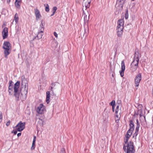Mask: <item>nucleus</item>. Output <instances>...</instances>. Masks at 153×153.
I'll use <instances>...</instances> for the list:
<instances>
[{
	"instance_id": "nucleus-44",
	"label": "nucleus",
	"mask_w": 153,
	"mask_h": 153,
	"mask_svg": "<svg viewBox=\"0 0 153 153\" xmlns=\"http://www.w3.org/2000/svg\"><path fill=\"white\" fill-rule=\"evenodd\" d=\"M54 36L56 37V38H57L58 37V35L57 34V33L56 32H54Z\"/></svg>"
},
{
	"instance_id": "nucleus-25",
	"label": "nucleus",
	"mask_w": 153,
	"mask_h": 153,
	"mask_svg": "<svg viewBox=\"0 0 153 153\" xmlns=\"http://www.w3.org/2000/svg\"><path fill=\"white\" fill-rule=\"evenodd\" d=\"M18 20L19 17L18 16V15L17 13H16L15 15V17L13 22L14 21H15L16 22V24L18 22Z\"/></svg>"
},
{
	"instance_id": "nucleus-37",
	"label": "nucleus",
	"mask_w": 153,
	"mask_h": 153,
	"mask_svg": "<svg viewBox=\"0 0 153 153\" xmlns=\"http://www.w3.org/2000/svg\"><path fill=\"white\" fill-rule=\"evenodd\" d=\"M137 134H138V133L135 132V133L133 135V137H135L136 138Z\"/></svg>"
},
{
	"instance_id": "nucleus-12",
	"label": "nucleus",
	"mask_w": 153,
	"mask_h": 153,
	"mask_svg": "<svg viewBox=\"0 0 153 153\" xmlns=\"http://www.w3.org/2000/svg\"><path fill=\"white\" fill-rule=\"evenodd\" d=\"M2 34L4 39L7 38L8 35V29L7 27L4 28L2 31Z\"/></svg>"
},
{
	"instance_id": "nucleus-3",
	"label": "nucleus",
	"mask_w": 153,
	"mask_h": 153,
	"mask_svg": "<svg viewBox=\"0 0 153 153\" xmlns=\"http://www.w3.org/2000/svg\"><path fill=\"white\" fill-rule=\"evenodd\" d=\"M3 48L4 49V57L7 58V56L11 52V46L9 42H5L3 44Z\"/></svg>"
},
{
	"instance_id": "nucleus-49",
	"label": "nucleus",
	"mask_w": 153,
	"mask_h": 153,
	"mask_svg": "<svg viewBox=\"0 0 153 153\" xmlns=\"http://www.w3.org/2000/svg\"><path fill=\"white\" fill-rule=\"evenodd\" d=\"M10 1V0H7V3L9 4Z\"/></svg>"
},
{
	"instance_id": "nucleus-46",
	"label": "nucleus",
	"mask_w": 153,
	"mask_h": 153,
	"mask_svg": "<svg viewBox=\"0 0 153 153\" xmlns=\"http://www.w3.org/2000/svg\"><path fill=\"white\" fill-rule=\"evenodd\" d=\"M2 118V116L1 114H0V123L1 122Z\"/></svg>"
},
{
	"instance_id": "nucleus-16",
	"label": "nucleus",
	"mask_w": 153,
	"mask_h": 153,
	"mask_svg": "<svg viewBox=\"0 0 153 153\" xmlns=\"http://www.w3.org/2000/svg\"><path fill=\"white\" fill-rule=\"evenodd\" d=\"M88 34V29L87 30L84 29V31L82 32V34H81V37L82 36L83 37H85L87 36Z\"/></svg>"
},
{
	"instance_id": "nucleus-5",
	"label": "nucleus",
	"mask_w": 153,
	"mask_h": 153,
	"mask_svg": "<svg viewBox=\"0 0 153 153\" xmlns=\"http://www.w3.org/2000/svg\"><path fill=\"white\" fill-rule=\"evenodd\" d=\"M125 1V0H117V4L115 5L117 11L119 12L122 9Z\"/></svg>"
},
{
	"instance_id": "nucleus-1",
	"label": "nucleus",
	"mask_w": 153,
	"mask_h": 153,
	"mask_svg": "<svg viewBox=\"0 0 153 153\" xmlns=\"http://www.w3.org/2000/svg\"><path fill=\"white\" fill-rule=\"evenodd\" d=\"M22 85L20 92L21 95L26 98L27 92L28 84L27 81L25 78L22 79Z\"/></svg>"
},
{
	"instance_id": "nucleus-24",
	"label": "nucleus",
	"mask_w": 153,
	"mask_h": 153,
	"mask_svg": "<svg viewBox=\"0 0 153 153\" xmlns=\"http://www.w3.org/2000/svg\"><path fill=\"white\" fill-rule=\"evenodd\" d=\"M120 117V114H116L115 120L116 122L117 123H118V122Z\"/></svg>"
},
{
	"instance_id": "nucleus-50",
	"label": "nucleus",
	"mask_w": 153,
	"mask_h": 153,
	"mask_svg": "<svg viewBox=\"0 0 153 153\" xmlns=\"http://www.w3.org/2000/svg\"><path fill=\"white\" fill-rule=\"evenodd\" d=\"M55 13H54V12H53L52 14L51 15V16H52L55 14Z\"/></svg>"
},
{
	"instance_id": "nucleus-33",
	"label": "nucleus",
	"mask_w": 153,
	"mask_h": 153,
	"mask_svg": "<svg viewBox=\"0 0 153 153\" xmlns=\"http://www.w3.org/2000/svg\"><path fill=\"white\" fill-rule=\"evenodd\" d=\"M115 100H112L111 102L110 103V104L111 105H115Z\"/></svg>"
},
{
	"instance_id": "nucleus-43",
	"label": "nucleus",
	"mask_w": 153,
	"mask_h": 153,
	"mask_svg": "<svg viewBox=\"0 0 153 153\" xmlns=\"http://www.w3.org/2000/svg\"><path fill=\"white\" fill-rule=\"evenodd\" d=\"M13 86H11L10 85H9V86L8 89H13Z\"/></svg>"
},
{
	"instance_id": "nucleus-28",
	"label": "nucleus",
	"mask_w": 153,
	"mask_h": 153,
	"mask_svg": "<svg viewBox=\"0 0 153 153\" xmlns=\"http://www.w3.org/2000/svg\"><path fill=\"white\" fill-rule=\"evenodd\" d=\"M14 96L16 97V98H17V100H18L20 97V94L18 92V91L17 92H14Z\"/></svg>"
},
{
	"instance_id": "nucleus-23",
	"label": "nucleus",
	"mask_w": 153,
	"mask_h": 153,
	"mask_svg": "<svg viewBox=\"0 0 153 153\" xmlns=\"http://www.w3.org/2000/svg\"><path fill=\"white\" fill-rule=\"evenodd\" d=\"M43 31H42V30H39V31L38 32V33L37 36L39 39H41L42 38V36L43 34Z\"/></svg>"
},
{
	"instance_id": "nucleus-45",
	"label": "nucleus",
	"mask_w": 153,
	"mask_h": 153,
	"mask_svg": "<svg viewBox=\"0 0 153 153\" xmlns=\"http://www.w3.org/2000/svg\"><path fill=\"white\" fill-rule=\"evenodd\" d=\"M115 107V105H112V111L113 112L114 111Z\"/></svg>"
},
{
	"instance_id": "nucleus-18",
	"label": "nucleus",
	"mask_w": 153,
	"mask_h": 153,
	"mask_svg": "<svg viewBox=\"0 0 153 153\" xmlns=\"http://www.w3.org/2000/svg\"><path fill=\"white\" fill-rule=\"evenodd\" d=\"M50 97V93L49 91L46 92V102L48 104L50 102L49 99Z\"/></svg>"
},
{
	"instance_id": "nucleus-19",
	"label": "nucleus",
	"mask_w": 153,
	"mask_h": 153,
	"mask_svg": "<svg viewBox=\"0 0 153 153\" xmlns=\"http://www.w3.org/2000/svg\"><path fill=\"white\" fill-rule=\"evenodd\" d=\"M45 24V22L43 20H42L41 21V23L40 25V30H42V31H44V25Z\"/></svg>"
},
{
	"instance_id": "nucleus-53",
	"label": "nucleus",
	"mask_w": 153,
	"mask_h": 153,
	"mask_svg": "<svg viewBox=\"0 0 153 153\" xmlns=\"http://www.w3.org/2000/svg\"><path fill=\"white\" fill-rule=\"evenodd\" d=\"M152 95H153V88L152 89Z\"/></svg>"
},
{
	"instance_id": "nucleus-7",
	"label": "nucleus",
	"mask_w": 153,
	"mask_h": 153,
	"mask_svg": "<svg viewBox=\"0 0 153 153\" xmlns=\"http://www.w3.org/2000/svg\"><path fill=\"white\" fill-rule=\"evenodd\" d=\"M25 122L22 123L20 121L17 125L15 127L16 130L20 132L22 131L25 128Z\"/></svg>"
},
{
	"instance_id": "nucleus-52",
	"label": "nucleus",
	"mask_w": 153,
	"mask_h": 153,
	"mask_svg": "<svg viewBox=\"0 0 153 153\" xmlns=\"http://www.w3.org/2000/svg\"><path fill=\"white\" fill-rule=\"evenodd\" d=\"M112 75L113 77H114V75L113 74H112Z\"/></svg>"
},
{
	"instance_id": "nucleus-11",
	"label": "nucleus",
	"mask_w": 153,
	"mask_h": 153,
	"mask_svg": "<svg viewBox=\"0 0 153 153\" xmlns=\"http://www.w3.org/2000/svg\"><path fill=\"white\" fill-rule=\"evenodd\" d=\"M121 70L120 71V76L121 77H123L124 76V72L125 69V65L124 61L123 60L121 62Z\"/></svg>"
},
{
	"instance_id": "nucleus-51",
	"label": "nucleus",
	"mask_w": 153,
	"mask_h": 153,
	"mask_svg": "<svg viewBox=\"0 0 153 153\" xmlns=\"http://www.w3.org/2000/svg\"><path fill=\"white\" fill-rule=\"evenodd\" d=\"M117 102H118L119 103L118 104H120V103L121 102V101L120 100H118V101H117Z\"/></svg>"
},
{
	"instance_id": "nucleus-20",
	"label": "nucleus",
	"mask_w": 153,
	"mask_h": 153,
	"mask_svg": "<svg viewBox=\"0 0 153 153\" xmlns=\"http://www.w3.org/2000/svg\"><path fill=\"white\" fill-rule=\"evenodd\" d=\"M36 137L35 136H34V138H33V141L32 146L31 148V150H33L35 148V142H36Z\"/></svg>"
},
{
	"instance_id": "nucleus-2",
	"label": "nucleus",
	"mask_w": 153,
	"mask_h": 153,
	"mask_svg": "<svg viewBox=\"0 0 153 153\" xmlns=\"http://www.w3.org/2000/svg\"><path fill=\"white\" fill-rule=\"evenodd\" d=\"M117 34L118 36H121L123 34L124 28V21L123 19L119 20L117 22Z\"/></svg>"
},
{
	"instance_id": "nucleus-47",
	"label": "nucleus",
	"mask_w": 153,
	"mask_h": 153,
	"mask_svg": "<svg viewBox=\"0 0 153 153\" xmlns=\"http://www.w3.org/2000/svg\"><path fill=\"white\" fill-rule=\"evenodd\" d=\"M139 128H137L136 127V129H135V132L138 133V131H139Z\"/></svg>"
},
{
	"instance_id": "nucleus-32",
	"label": "nucleus",
	"mask_w": 153,
	"mask_h": 153,
	"mask_svg": "<svg viewBox=\"0 0 153 153\" xmlns=\"http://www.w3.org/2000/svg\"><path fill=\"white\" fill-rule=\"evenodd\" d=\"M128 18V11L127 10L126 11V13L125 14V18L126 19H127Z\"/></svg>"
},
{
	"instance_id": "nucleus-34",
	"label": "nucleus",
	"mask_w": 153,
	"mask_h": 153,
	"mask_svg": "<svg viewBox=\"0 0 153 153\" xmlns=\"http://www.w3.org/2000/svg\"><path fill=\"white\" fill-rule=\"evenodd\" d=\"M60 153H65V149L63 148L61 149Z\"/></svg>"
},
{
	"instance_id": "nucleus-38",
	"label": "nucleus",
	"mask_w": 153,
	"mask_h": 153,
	"mask_svg": "<svg viewBox=\"0 0 153 153\" xmlns=\"http://www.w3.org/2000/svg\"><path fill=\"white\" fill-rule=\"evenodd\" d=\"M9 85H10L11 86H13V82L12 80H10L9 81Z\"/></svg>"
},
{
	"instance_id": "nucleus-15",
	"label": "nucleus",
	"mask_w": 153,
	"mask_h": 153,
	"mask_svg": "<svg viewBox=\"0 0 153 153\" xmlns=\"http://www.w3.org/2000/svg\"><path fill=\"white\" fill-rule=\"evenodd\" d=\"M120 105L118 104L117 105L115 110V113L116 114H121V107H120Z\"/></svg>"
},
{
	"instance_id": "nucleus-10",
	"label": "nucleus",
	"mask_w": 153,
	"mask_h": 153,
	"mask_svg": "<svg viewBox=\"0 0 153 153\" xmlns=\"http://www.w3.org/2000/svg\"><path fill=\"white\" fill-rule=\"evenodd\" d=\"M141 75L140 73L138 74L135 77L134 79V83L135 86L138 87L139 84L141 80Z\"/></svg>"
},
{
	"instance_id": "nucleus-30",
	"label": "nucleus",
	"mask_w": 153,
	"mask_h": 153,
	"mask_svg": "<svg viewBox=\"0 0 153 153\" xmlns=\"http://www.w3.org/2000/svg\"><path fill=\"white\" fill-rule=\"evenodd\" d=\"M133 131H131L130 130V129H129V130L127 131V135L129 136V137H130L131 135L132 134V132Z\"/></svg>"
},
{
	"instance_id": "nucleus-27",
	"label": "nucleus",
	"mask_w": 153,
	"mask_h": 153,
	"mask_svg": "<svg viewBox=\"0 0 153 153\" xmlns=\"http://www.w3.org/2000/svg\"><path fill=\"white\" fill-rule=\"evenodd\" d=\"M38 121V122L39 123V125L41 126H43V121L42 119L39 118Z\"/></svg>"
},
{
	"instance_id": "nucleus-13",
	"label": "nucleus",
	"mask_w": 153,
	"mask_h": 153,
	"mask_svg": "<svg viewBox=\"0 0 153 153\" xmlns=\"http://www.w3.org/2000/svg\"><path fill=\"white\" fill-rule=\"evenodd\" d=\"M34 13L36 17V19L38 20L41 17L39 11L37 8L34 9Z\"/></svg>"
},
{
	"instance_id": "nucleus-26",
	"label": "nucleus",
	"mask_w": 153,
	"mask_h": 153,
	"mask_svg": "<svg viewBox=\"0 0 153 153\" xmlns=\"http://www.w3.org/2000/svg\"><path fill=\"white\" fill-rule=\"evenodd\" d=\"M21 2V1L16 0L15 2V5L17 8H19L20 7V5L19 4V3Z\"/></svg>"
},
{
	"instance_id": "nucleus-35",
	"label": "nucleus",
	"mask_w": 153,
	"mask_h": 153,
	"mask_svg": "<svg viewBox=\"0 0 153 153\" xmlns=\"http://www.w3.org/2000/svg\"><path fill=\"white\" fill-rule=\"evenodd\" d=\"M57 8L56 7H54L53 8V11L54 12V13H55L56 10H57Z\"/></svg>"
},
{
	"instance_id": "nucleus-21",
	"label": "nucleus",
	"mask_w": 153,
	"mask_h": 153,
	"mask_svg": "<svg viewBox=\"0 0 153 153\" xmlns=\"http://www.w3.org/2000/svg\"><path fill=\"white\" fill-rule=\"evenodd\" d=\"M137 66L131 64L130 70L131 71V72H133L137 70Z\"/></svg>"
},
{
	"instance_id": "nucleus-17",
	"label": "nucleus",
	"mask_w": 153,
	"mask_h": 153,
	"mask_svg": "<svg viewBox=\"0 0 153 153\" xmlns=\"http://www.w3.org/2000/svg\"><path fill=\"white\" fill-rule=\"evenodd\" d=\"M89 14L88 15H86L85 13L83 14L82 17L84 18L85 22H87L88 21L89 19Z\"/></svg>"
},
{
	"instance_id": "nucleus-48",
	"label": "nucleus",
	"mask_w": 153,
	"mask_h": 153,
	"mask_svg": "<svg viewBox=\"0 0 153 153\" xmlns=\"http://www.w3.org/2000/svg\"><path fill=\"white\" fill-rule=\"evenodd\" d=\"M21 135V133H19L17 134V136L18 137H19V136H20Z\"/></svg>"
},
{
	"instance_id": "nucleus-39",
	"label": "nucleus",
	"mask_w": 153,
	"mask_h": 153,
	"mask_svg": "<svg viewBox=\"0 0 153 153\" xmlns=\"http://www.w3.org/2000/svg\"><path fill=\"white\" fill-rule=\"evenodd\" d=\"M13 91V89H9L8 90V92L9 94L10 95H11L12 94V92Z\"/></svg>"
},
{
	"instance_id": "nucleus-22",
	"label": "nucleus",
	"mask_w": 153,
	"mask_h": 153,
	"mask_svg": "<svg viewBox=\"0 0 153 153\" xmlns=\"http://www.w3.org/2000/svg\"><path fill=\"white\" fill-rule=\"evenodd\" d=\"M130 127L129 129L131 131H133L134 129V123L132 120H130Z\"/></svg>"
},
{
	"instance_id": "nucleus-40",
	"label": "nucleus",
	"mask_w": 153,
	"mask_h": 153,
	"mask_svg": "<svg viewBox=\"0 0 153 153\" xmlns=\"http://www.w3.org/2000/svg\"><path fill=\"white\" fill-rule=\"evenodd\" d=\"M11 133H14V134L16 135L17 133V131H15V130H13L12 132Z\"/></svg>"
},
{
	"instance_id": "nucleus-41",
	"label": "nucleus",
	"mask_w": 153,
	"mask_h": 153,
	"mask_svg": "<svg viewBox=\"0 0 153 153\" xmlns=\"http://www.w3.org/2000/svg\"><path fill=\"white\" fill-rule=\"evenodd\" d=\"M51 91L52 92L51 93L52 94H53V95H54V94L53 92V88L52 87H51Z\"/></svg>"
},
{
	"instance_id": "nucleus-6",
	"label": "nucleus",
	"mask_w": 153,
	"mask_h": 153,
	"mask_svg": "<svg viewBox=\"0 0 153 153\" xmlns=\"http://www.w3.org/2000/svg\"><path fill=\"white\" fill-rule=\"evenodd\" d=\"M140 57V55L139 54L138 52H135L134 59L131 63V65L138 66L139 57Z\"/></svg>"
},
{
	"instance_id": "nucleus-42",
	"label": "nucleus",
	"mask_w": 153,
	"mask_h": 153,
	"mask_svg": "<svg viewBox=\"0 0 153 153\" xmlns=\"http://www.w3.org/2000/svg\"><path fill=\"white\" fill-rule=\"evenodd\" d=\"M10 123V121H8L6 123V125L7 126H9Z\"/></svg>"
},
{
	"instance_id": "nucleus-31",
	"label": "nucleus",
	"mask_w": 153,
	"mask_h": 153,
	"mask_svg": "<svg viewBox=\"0 0 153 153\" xmlns=\"http://www.w3.org/2000/svg\"><path fill=\"white\" fill-rule=\"evenodd\" d=\"M130 137H129V136L127 135L126 136L125 138L124 139L125 142L126 143L127 142L128 140Z\"/></svg>"
},
{
	"instance_id": "nucleus-36",
	"label": "nucleus",
	"mask_w": 153,
	"mask_h": 153,
	"mask_svg": "<svg viewBox=\"0 0 153 153\" xmlns=\"http://www.w3.org/2000/svg\"><path fill=\"white\" fill-rule=\"evenodd\" d=\"M137 126L136 127L137 128H139L140 126V124H139V123L138 120H137Z\"/></svg>"
},
{
	"instance_id": "nucleus-8",
	"label": "nucleus",
	"mask_w": 153,
	"mask_h": 153,
	"mask_svg": "<svg viewBox=\"0 0 153 153\" xmlns=\"http://www.w3.org/2000/svg\"><path fill=\"white\" fill-rule=\"evenodd\" d=\"M91 0H84L82 2V5L83 7L82 10L84 11V10H86L88 8L90 5Z\"/></svg>"
},
{
	"instance_id": "nucleus-14",
	"label": "nucleus",
	"mask_w": 153,
	"mask_h": 153,
	"mask_svg": "<svg viewBox=\"0 0 153 153\" xmlns=\"http://www.w3.org/2000/svg\"><path fill=\"white\" fill-rule=\"evenodd\" d=\"M20 82L19 81H17L14 85V92H17L18 91V88L19 87Z\"/></svg>"
},
{
	"instance_id": "nucleus-4",
	"label": "nucleus",
	"mask_w": 153,
	"mask_h": 153,
	"mask_svg": "<svg viewBox=\"0 0 153 153\" xmlns=\"http://www.w3.org/2000/svg\"><path fill=\"white\" fill-rule=\"evenodd\" d=\"M123 149L126 151L127 153H134L135 150L134 149L133 143L132 141H130L127 145L124 146L123 148Z\"/></svg>"
},
{
	"instance_id": "nucleus-29",
	"label": "nucleus",
	"mask_w": 153,
	"mask_h": 153,
	"mask_svg": "<svg viewBox=\"0 0 153 153\" xmlns=\"http://www.w3.org/2000/svg\"><path fill=\"white\" fill-rule=\"evenodd\" d=\"M44 6L45 7V10L46 12H48L49 11V6L48 4H44Z\"/></svg>"
},
{
	"instance_id": "nucleus-9",
	"label": "nucleus",
	"mask_w": 153,
	"mask_h": 153,
	"mask_svg": "<svg viewBox=\"0 0 153 153\" xmlns=\"http://www.w3.org/2000/svg\"><path fill=\"white\" fill-rule=\"evenodd\" d=\"M45 108L44 105L42 104H40L36 108V111L39 114H41L44 113L45 111Z\"/></svg>"
}]
</instances>
